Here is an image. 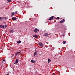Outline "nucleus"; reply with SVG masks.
<instances>
[{"instance_id":"1","label":"nucleus","mask_w":75,"mask_h":75,"mask_svg":"<svg viewBox=\"0 0 75 75\" xmlns=\"http://www.w3.org/2000/svg\"><path fill=\"white\" fill-rule=\"evenodd\" d=\"M38 45L40 46V47H44V44L42 43V42H40L38 43Z\"/></svg>"},{"instance_id":"2","label":"nucleus","mask_w":75,"mask_h":75,"mask_svg":"<svg viewBox=\"0 0 75 75\" xmlns=\"http://www.w3.org/2000/svg\"><path fill=\"white\" fill-rule=\"evenodd\" d=\"M49 35V34H48V33H45L43 35V36L44 37H48V35Z\"/></svg>"},{"instance_id":"3","label":"nucleus","mask_w":75,"mask_h":75,"mask_svg":"<svg viewBox=\"0 0 75 75\" xmlns=\"http://www.w3.org/2000/svg\"><path fill=\"white\" fill-rule=\"evenodd\" d=\"M18 62V59H16L15 62H14V64H17Z\"/></svg>"},{"instance_id":"4","label":"nucleus","mask_w":75,"mask_h":75,"mask_svg":"<svg viewBox=\"0 0 75 75\" xmlns=\"http://www.w3.org/2000/svg\"><path fill=\"white\" fill-rule=\"evenodd\" d=\"M33 31L34 33H37L38 31H39V30L37 29V28H35V30H34Z\"/></svg>"},{"instance_id":"5","label":"nucleus","mask_w":75,"mask_h":75,"mask_svg":"<svg viewBox=\"0 0 75 75\" xmlns=\"http://www.w3.org/2000/svg\"><path fill=\"white\" fill-rule=\"evenodd\" d=\"M12 20H13L14 21H15V20H17V18L16 17H13L12 18Z\"/></svg>"},{"instance_id":"6","label":"nucleus","mask_w":75,"mask_h":75,"mask_svg":"<svg viewBox=\"0 0 75 75\" xmlns=\"http://www.w3.org/2000/svg\"><path fill=\"white\" fill-rule=\"evenodd\" d=\"M64 22H65V20L64 19H63L62 20L60 21V23H64Z\"/></svg>"},{"instance_id":"7","label":"nucleus","mask_w":75,"mask_h":75,"mask_svg":"<svg viewBox=\"0 0 75 75\" xmlns=\"http://www.w3.org/2000/svg\"><path fill=\"white\" fill-rule=\"evenodd\" d=\"M0 27L1 28H4V26L3 25H0Z\"/></svg>"},{"instance_id":"8","label":"nucleus","mask_w":75,"mask_h":75,"mask_svg":"<svg viewBox=\"0 0 75 75\" xmlns=\"http://www.w3.org/2000/svg\"><path fill=\"white\" fill-rule=\"evenodd\" d=\"M31 62H32V63H33L34 64H35V61L33 60H31Z\"/></svg>"},{"instance_id":"9","label":"nucleus","mask_w":75,"mask_h":75,"mask_svg":"<svg viewBox=\"0 0 75 75\" xmlns=\"http://www.w3.org/2000/svg\"><path fill=\"white\" fill-rule=\"evenodd\" d=\"M53 18H54L53 16H52L51 17H50L49 18V20H52Z\"/></svg>"},{"instance_id":"10","label":"nucleus","mask_w":75,"mask_h":75,"mask_svg":"<svg viewBox=\"0 0 75 75\" xmlns=\"http://www.w3.org/2000/svg\"><path fill=\"white\" fill-rule=\"evenodd\" d=\"M10 33H13L14 32V31L13 30V29H11L10 30Z\"/></svg>"},{"instance_id":"11","label":"nucleus","mask_w":75,"mask_h":75,"mask_svg":"<svg viewBox=\"0 0 75 75\" xmlns=\"http://www.w3.org/2000/svg\"><path fill=\"white\" fill-rule=\"evenodd\" d=\"M33 37H34V38H38V36H37V35H34L33 36Z\"/></svg>"},{"instance_id":"12","label":"nucleus","mask_w":75,"mask_h":75,"mask_svg":"<svg viewBox=\"0 0 75 75\" xmlns=\"http://www.w3.org/2000/svg\"><path fill=\"white\" fill-rule=\"evenodd\" d=\"M37 54V52H35L34 53V56L35 57V55H36V54Z\"/></svg>"},{"instance_id":"13","label":"nucleus","mask_w":75,"mask_h":75,"mask_svg":"<svg viewBox=\"0 0 75 75\" xmlns=\"http://www.w3.org/2000/svg\"><path fill=\"white\" fill-rule=\"evenodd\" d=\"M17 44H20V43L21 42V40H19L18 41L16 42Z\"/></svg>"},{"instance_id":"14","label":"nucleus","mask_w":75,"mask_h":75,"mask_svg":"<svg viewBox=\"0 0 75 75\" xmlns=\"http://www.w3.org/2000/svg\"><path fill=\"white\" fill-rule=\"evenodd\" d=\"M18 54H21V52H17L16 53V55H17Z\"/></svg>"},{"instance_id":"15","label":"nucleus","mask_w":75,"mask_h":75,"mask_svg":"<svg viewBox=\"0 0 75 75\" xmlns=\"http://www.w3.org/2000/svg\"><path fill=\"white\" fill-rule=\"evenodd\" d=\"M5 60L4 59H3V61H2V63H3V64H5Z\"/></svg>"},{"instance_id":"16","label":"nucleus","mask_w":75,"mask_h":75,"mask_svg":"<svg viewBox=\"0 0 75 75\" xmlns=\"http://www.w3.org/2000/svg\"><path fill=\"white\" fill-rule=\"evenodd\" d=\"M51 62V59H48V62L49 63V62Z\"/></svg>"},{"instance_id":"17","label":"nucleus","mask_w":75,"mask_h":75,"mask_svg":"<svg viewBox=\"0 0 75 75\" xmlns=\"http://www.w3.org/2000/svg\"><path fill=\"white\" fill-rule=\"evenodd\" d=\"M14 14H15V13H14V12H13L11 14V16H13L14 15Z\"/></svg>"},{"instance_id":"18","label":"nucleus","mask_w":75,"mask_h":75,"mask_svg":"<svg viewBox=\"0 0 75 75\" xmlns=\"http://www.w3.org/2000/svg\"><path fill=\"white\" fill-rule=\"evenodd\" d=\"M66 43V41H63V44H65Z\"/></svg>"},{"instance_id":"19","label":"nucleus","mask_w":75,"mask_h":75,"mask_svg":"<svg viewBox=\"0 0 75 75\" xmlns=\"http://www.w3.org/2000/svg\"><path fill=\"white\" fill-rule=\"evenodd\" d=\"M56 20H59V17H57V18H56Z\"/></svg>"},{"instance_id":"20","label":"nucleus","mask_w":75,"mask_h":75,"mask_svg":"<svg viewBox=\"0 0 75 75\" xmlns=\"http://www.w3.org/2000/svg\"><path fill=\"white\" fill-rule=\"evenodd\" d=\"M11 1V0H7V1H8V2H10Z\"/></svg>"},{"instance_id":"21","label":"nucleus","mask_w":75,"mask_h":75,"mask_svg":"<svg viewBox=\"0 0 75 75\" xmlns=\"http://www.w3.org/2000/svg\"><path fill=\"white\" fill-rule=\"evenodd\" d=\"M3 19V17H0V20H2Z\"/></svg>"},{"instance_id":"22","label":"nucleus","mask_w":75,"mask_h":75,"mask_svg":"<svg viewBox=\"0 0 75 75\" xmlns=\"http://www.w3.org/2000/svg\"><path fill=\"white\" fill-rule=\"evenodd\" d=\"M4 18H5V19H7V18L6 17H4Z\"/></svg>"},{"instance_id":"23","label":"nucleus","mask_w":75,"mask_h":75,"mask_svg":"<svg viewBox=\"0 0 75 75\" xmlns=\"http://www.w3.org/2000/svg\"><path fill=\"white\" fill-rule=\"evenodd\" d=\"M62 36H63V37H64L65 36V34H63L62 35Z\"/></svg>"},{"instance_id":"24","label":"nucleus","mask_w":75,"mask_h":75,"mask_svg":"<svg viewBox=\"0 0 75 75\" xmlns=\"http://www.w3.org/2000/svg\"><path fill=\"white\" fill-rule=\"evenodd\" d=\"M5 27H7V25H5Z\"/></svg>"},{"instance_id":"25","label":"nucleus","mask_w":75,"mask_h":75,"mask_svg":"<svg viewBox=\"0 0 75 75\" xmlns=\"http://www.w3.org/2000/svg\"><path fill=\"white\" fill-rule=\"evenodd\" d=\"M6 75H9V74L8 73L6 74Z\"/></svg>"},{"instance_id":"26","label":"nucleus","mask_w":75,"mask_h":75,"mask_svg":"<svg viewBox=\"0 0 75 75\" xmlns=\"http://www.w3.org/2000/svg\"><path fill=\"white\" fill-rule=\"evenodd\" d=\"M17 11H16V12H15L16 14H17Z\"/></svg>"},{"instance_id":"27","label":"nucleus","mask_w":75,"mask_h":75,"mask_svg":"<svg viewBox=\"0 0 75 75\" xmlns=\"http://www.w3.org/2000/svg\"><path fill=\"white\" fill-rule=\"evenodd\" d=\"M11 57H13V56H12V55L11 56Z\"/></svg>"},{"instance_id":"28","label":"nucleus","mask_w":75,"mask_h":75,"mask_svg":"<svg viewBox=\"0 0 75 75\" xmlns=\"http://www.w3.org/2000/svg\"><path fill=\"white\" fill-rule=\"evenodd\" d=\"M46 42V43H47V44H48V43H47V42Z\"/></svg>"},{"instance_id":"29","label":"nucleus","mask_w":75,"mask_h":75,"mask_svg":"<svg viewBox=\"0 0 75 75\" xmlns=\"http://www.w3.org/2000/svg\"><path fill=\"white\" fill-rule=\"evenodd\" d=\"M12 55L13 56V55H14V54H12Z\"/></svg>"},{"instance_id":"30","label":"nucleus","mask_w":75,"mask_h":75,"mask_svg":"<svg viewBox=\"0 0 75 75\" xmlns=\"http://www.w3.org/2000/svg\"><path fill=\"white\" fill-rule=\"evenodd\" d=\"M15 57H16V55H15Z\"/></svg>"},{"instance_id":"31","label":"nucleus","mask_w":75,"mask_h":75,"mask_svg":"<svg viewBox=\"0 0 75 75\" xmlns=\"http://www.w3.org/2000/svg\"><path fill=\"white\" fill-rule=\"evenodd\" d=\"M57 37L58 38V36H57Z\"/></svg>"},{"instance_id":"32","label":"nucleus","mask_w":75,"mask_h":75,"mask_svg":"<svg viewBox=\"0 0 75 75\" xmlns=\"http://www.w3.org/2000/svg\"><path fill=\"white\" fill-rule=\"evenodd\" d=\"M1 67L0 66V68Z\"/></svg>"}]
</instances>
